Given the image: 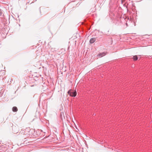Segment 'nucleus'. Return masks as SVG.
<instances>
[{"label": "nucleus", "instance_id": "obj_1", "mask_svg": "<svg viewBox=\"0 0 152 152\" xmlns=\"http://www.w3.org/2000/svg\"><path fill=\"white\" fill-rule=\"evenodd\" d=\"M68 93L69 95L75 97L77 94V92L76 91L70 90L68 92Z\"/></svg>", "mask_w": 152, "mask_h": 152}, {"label": "nucleus", "instance_id": "obj_2", "mask_svg": "<svg viewBox=\"0 0 152 152\" xmlns=\"http://www.w3.org/2000/svg\"><path fill=\"white\" fill-rule=\"evenodd\" d=\"M19 128L18 127L14 126L12 127V131L14 134H15L19 132Z\"/></svg>", "mask_w": 152, "mask_h": 152}, {"label": "nucleus", "instance_id": "obj_3", "mask_svg": "<svg viewBox=\"0 0 152 152\" xmlns=\"http://www.w3.org/2000/svg\"><path fill=\"white\" fill-rule=\"evenodd\" d=\"M105 55H106V53L104 52H103L100 53L97 55V56L99 57H101L104 56Z\"/></svg>", "mask_w": 152, "mask_h": 152}, {"label": "nucleus", "instance_id": "obj_4", "mask_svg": "<svg viewBox=\"0 0 152 152\" xmlns=\"http://www.w3.org/2000/svg\"><path fill=\"white\" fill-rule=\"evenodd\" d=\"M96 38H91L90 40V42L91 43H94L95 41H96Z\"/></svg>", "mask_w": 152, "mask_h": 152}, {"label": "nucleus", "instance_id": "obj_5", "mask_svg": "<svg viewBox=\"0 0 152 152\" xmlns=\"http://www.w3.org/2000/svg\"><path fill=\"white\" fill-rule=\"evenodd\" d=\"M12 110L14 112H16L18 111V109L16 107H13L12 108Z\"/></svg>", "mask_w": 152, "mask_h": 152}, {"label": "nucleus", "instance_id": "obj_6", "mask_svg": "<svg viewBox=\"0 0 152 152\" xmlns=\"http://www.w3.org/2000/svg\"><path fill=\"white\" fill-rule=\"evenodd\" d=\"M133 60L134 61H136L138 59V57L137 56H134L132 58Z\"/></svg>", "mask_w": 152, "mask_h": 152}, {"label": "nucleus", "instance_id": "obj_7", "mask_svg": "<svg viewBox=\"0 0 152 152\" xmlns=\"http://www.w3.org/2000/svg\"><path fill=\"white\" fill-rule=\"evenodd\" d=\"M23 133V134H25V135H27V137H28V133H26V132H25V131L24 132H23H23H20V134H23V133Z\"/></svg>", "mask_w": 152, "mask_h": 152}, {"label": "nucleus", "instance_id": "obj_8", "mask_svg": "<svg viewBox=\"0 0 152 152\" xmlns=\"http://www.w3.org/2000/svg\"><path fill=\"white\" fill-rule=\"evenodd\" d=\"M126 26H127V23H126Z\"/></svg>", "mask_w": 152, "mask_h": 152}]
</instances>
